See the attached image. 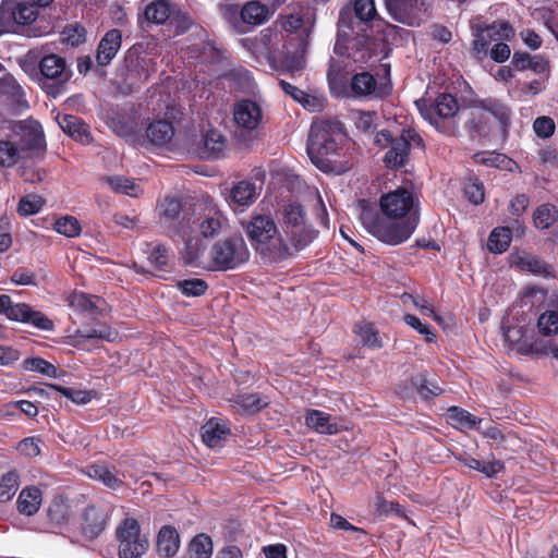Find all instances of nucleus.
<instances>
[{
	"instance_id": "f257e3e1",
	"label": "nucleus",
	"mask_w": 558,
	"mask_h": 558,
	"mask_svg": "<svg viewBox=\"0 0 558 558\" xmlns=\"http://www.w3.org/2000/svg\"><path fill=\"white\" fill-rule=\"evenodd\" d=\"M384 217L364 208L361 221L364 228L388 245L405 242L416 229L418 215L414 196L407 189H397L381 195L379 201Z\"/></svg>"
},
{
	"instance_id": "f03ea898",
	"label": "nucleus",
	"mask_w": 558,
	"mask_h": 558,
	"mask_svg": "<svg viewBox=\"0 0 558 558\" xmlns=\"http://www.w3.org/2000/svg\"><path fill=\"white\" fill-rule=\"evenodd\" d=\"M344 134L339 121L317 120L308 135L307 154L311 161L322 171L341 174L351 168L342 153Z\"/></svg>"
},
{
	"instance_id": "7ed1b4c3",
	"label": "nucleus",
	"mask_w": 558,
	"mask_h": 558,
	"mask_svg": "<svg viewBox=\"0 0 558 558\" xmlns=\"http://www.w3.org/2000/svg\"><path fill=\"white\" fill-rule=\"evenodd\" d=\"M158 223L170 238H179L183 247L182 257L186 264H195L204 252V244L197 235H193L191 215L183 210L182 203L166 196L156 205Z\"/></svg>"
},
{
	"instance_id": "20e7f679",
	"label": "nucleus",
	"mask_w": 558,
	"mask_h": 558,
	"mask_svg": "<svg viewBox=\"0 0 558 558\" xmlns=\"http://www.w3.org/2000/svg\"><path fill=\"white\" fill-rule=\"evenodd\" d=\"M245 230L256 252L269 260H281L291 254L276 222L269 215L252 217Z\"/></svg>"
},
{
	"instance_id": "39448f33",
	"label": "nucleus",
	"mask_w": 558,
	"mask_h": 558,
	"mask_svg": "<svg viewBox=\"0 0 558 558\" xmlns=\"http://www.w3.org/2000/svg\"><path fill=\"white\" fill-rule=\"evenodd\" d=\"M276 24L290 35L287 40H292V58L286 59L288 72H299L305 65V52L310 45V35L313 23L305 22L299 13L280 15Z\"/></svg>"
},
{
	"instance_id": "423d86ee",
	"label": "nucleus",
	"mask_w": 558,
	"mask_h": 558,
	"mask_svg": "<svg viewBox=\"0 0 558 558\" xmlns=\"http://www.w3.org/2000/svg\"><path fill=\"white\" fill-rule=\"evenodd\" d=\"M282 36L274 28H265L260 32L259 37L242 39V45L252 50L254 53L263 54L275 68L288 71L286 59L292 58V40H286L282 49L277 46L281 41Z\"/></svg>"
},
{
	"instance_id": "0eeeda50",
	"label": "nucleus",
	"mask_w": 558,
	"mask_h": 558,
	"mask_svg": "<svg viewBox=\"0 0 558 558\" xmlns=\"http://www.w3.org/2000/svg\"><path fill=\"white\" fill-rule=\"evenodd\" d=\"M232 114L236 137L247 145L257 137L264 122V110L255 100L241 99L233 105Z\"/></svg>"
},
{
	"instance_id": "6e6552de",
	"label": "nucleus",
	"mask_w": 558,
	"mask_h": 558,
	"mask_svg": "<svg viewBox=\"0 0 558 558\" xmlns=\"http://www.w3.org/2000/svg\"><path fill=\"white\" fill-rule=\"evenodd\" d=\"M421 113L437 131L446 135L454 136L459 132L457 116L459 105L450 94H441L435 104L428 108H421Z\"/></svg>"
},
{
	"instance_id": "1a4fd4ad",
	"label": "nucleus",
	"mask_w": 558,
	"mask_h": 558,
	"mask_svg": "<svg viewBox=\"0 0 558 558\" xmlns=\"http://www.w3.org/2000/svg\"><path fill=\"white\" fill-rule=\"evenodd\" d=\"M250 250L242 236H233L215 243L210 250L214 270L235 269L250 259Z\"/></svg>"
},
{
	"instance_id": "9d476101",
	"label": "nucleus",
	"mask_w": 558,
	"mask_h": 558,
	"mask_svg": "<svg viewBox=\"0 0 558 558\" xmlns=\"http://www.w3.org/2000/svg\"><path fill=\"white\" fill-rule=\"evenodd\" d=\"M369 45V37L354 32L353 27L345 22L343 14H341L335 51L339 54H347L355 61H362L371 56Z\"/></svg>"
},
{
	"instance_id": "9b49d317",
	"label": "nucleus",
	"mask_w": 558,
	"mask_h": 558,
	"mask_svg": "<svg viewBox=\"0 0 558 558\" xmlns=\"http://www.w3.org/2000/svg\"><path fill=\"white\" fill-rule=\"evenodd\" d=\"M120 558H141L148 549V539L141 533L138 522L125 518L117 529Z\"/></svg>"
},
{
	"instance_id": "f8f14e48",
	"label": "nucleus",
	"mask_w": 558,
	"mask_h": 558,
	"mask_svg": "<svg viewBox=\"0 0 558 558\" xmlns=\"http://www.w3.org/2000/svg\"><path fill=\"white\" fill-rule=\"evenodd\" d=\"M0 314L8 319L31 324L41 330H51L53 323L41 312L32 310L25 303H13L7 294L0 295Z\"/></svg>"
},
{
	"instance_id": "ddd939ff",
	"label": "nucleus",
	"mask_w": 558,
	"mask_h": 558,
	"mask_svg": "<svg viewBox=\"0 0 558 558\" xmlns=\"http://www.w3.org/2000/svg\"><path fill=\"white\" fill-rule=\"evenodd\" d=\"M513 37L514 29L507 22H496L492 25H477L471 52L475 58L482 59L486 56L488 45L492 40H510Z\"/></svg>"
},
{
	"instance_id": "4468645a",
	"label": "nucleus",
	"mask_w": 558,
	"mask_h": 558,
	"mask_svg": "<svg viewBox=\"0 0 558 558\" xmlns=\"http://www.w3.org/2000/svg\"><path fill=\"white\" fill-rule=\"evenodd\" d=\"M509 116L510 111L506 106L496 101H489L483 107L471 110L465 125L471 130L483 132L485 126L490 123L492 119H495L501 128H505Z\"/></svg>"
},
{
	"instance_id": "2eb2a0df",
	"label": "nucleus",
	"mask_w": 558,
	"mask_h": 558,
	"mask_svg": "<svg viewBox=\"0 0 558 558\" xmlns=\"http://www.w3.org/2000/svg\"><path fill=\"white\" fill-rule=\"evenodd\" d=\"M193 235H197L205 245L204 239L217 235L221 230V214L214 207H205L197 215H191Z\"/></svg>"
},
{
	"instance_id": "dca6fc26",
	"label": "nucleus",
	"mask_w": 558,
	"mask_h": 558,
	"mask_svg": "<svg viewBox=\"0 0 558 558\" xmlns=\"http://www.w3.org/2000/svg\"><path fill=\"white\" fill-rule=\"evenodd\" d=\"M411 143L422 145L421 137L413 130H403L401 135L390 145V149L385 155V162L389 168H399L404 166L409 156Z\"/></svg>"
},
{
	"instance_id": "f3484780",
	"label": "nucleus",
	"mask_w": 558,
	"mask_h": 558,
	"mask_svg": "<svg viewBox=\"0 0 558 558\" xmlns=\"http://www.w3.org/2000/svg\"><path fill=\"white\" fill-rule=\"evenodd\" d=\"M505 340L518 353L523 355H542L546 353L545 347L532 341L527 330L523 326H509L504 331Z\"/></svg>"
},
{
	"instance_id": "a211bd4d",
	"label": "nucleus",
	"mask_w": 558,
	"mask_h": 558,
	"mask_svg": "<svg viewBox=\"0 0 558 558\" xmlns=\"http://www.w3.org/2000/svg\"><path fill=\"white\" fill-rule=\"evenodd\" d=\"M385 3L396 21L408 25L420 23L423 0H385Z\"/></svg>"
},
{
	"instance_id": "6ab92c4d",
	"label": "nucleus",
	"mask_w": 558,
	"mask_h": 558,
	"mask_svg": "<svg viewBox=\"0 0 558 558\" xmlns=\"http://www.w3.org/2000/svg\"><path fill=\"white\" fill-rule=\"evenodd\" d=\"M227 147L226 136L218 130H209L196 146V154L202 159L219 158Z\"/></svg>"
},
{
	"instance_id": "aec40b11",
	"label": "nucleus",
	"mask_w": 558,
	"mask_h": 558,
	"mask_svg": "<svg viewBox=\"0 0 558 558\" xmlns=\"http://www.w3.org/2000/svg\"><path fill=\"white\" fill-rule=\"evenodd\" d=\"M108 518L106 508L88 506L83 513V533L89 538H96L106 529Z\"/></svg>"
},
{
	"instance_id": "412c9836",
	"label": "nucleus",
	"mask_w": 558,
	"mask_h": 558,
	"mask_svg": "<svg viewBox=\"0 0 558 558\" xmlns=\"http://www.w3.org/2000/svg\"><path fill=\"white\" fill-rule=\"evenodd\" d=\"M57 122L64 133L73 140L82 143L89 144L92 135L88 125L78 117L72 114L57 116Z\"/></svg>"
},
{
	"instance_id": "4be33fe9",
	"label": "nucleus",
	"mask_w": 558,
	"mask_h": 558,
	"mask_svg": "<svg viewBox=\"0 0 558 558\" xmlns=\"http://www.w3.org/2000/svg\"><path fill=\"white\" fill-rule=\"evenodd\" d=\"M272 13L268 5L259 0H251L240 9V22L248 26H259L265 24Z\"/></svg>"
},
{
	"instance_id": "5701e85b",
	"label": "nucleus",
	"mask_w": 558,
	"mask_h": 558,
	"mask_svg": "<svg viewBox=\"0 0 558 558\" xmlns=\"http://www.w3.org/2000/svg\"><path fill=\"white\" fill-rule=\"evenodd\" d=\"M122 43V35L119 29L108 31L98 44L96 61L98 65L105 66L111 62L119 51Z\"/></svg>"
},
{
	"instance_id": "b1692460",
	"label": "nucleus",
	"mask_w": 558,
	"mask_h": 558,
	"mask_svg": "<svg viewBox=\"0 0 558 558\" xmlns=\"http://www.w3.org/2000/svg\"><path fill=\"white\" fill-rule=\"evenodd\" d=\"M259 191L254 183L247 180L235 183L230 192L228 202L231 206L248 207L255 203Z\"/></svg>"
},
{
	"instance_id": "393cba45",
	"label": "nucleus",
	"mask_w": 558,
	"mask_h": 558,
	"mask_svg": "<svg viewBox=\"0 0 558 558\" xmlns=\"http://www.w3.org/2000/svg\"><path fill=\"white\" fill-rule=\"evenodd\" d=\"M39 69L43 76L58 83H64L70 77L65 60L57 54L45 56L39 62Z\"/></svg>"
},
{
	"instance_id": "a878e982",
	"label": "nucleus",
	"mask_w": 558,
	"mask_h": 558,
	"mask_svg": "<svg viewBox=\"0 0 558 558\" xmlns=\"http://www.w3.org/2000/svg\"><path fill=\"white\" fill-rule=\"evenodd\" d=\"M511 65L518 71L531 70L536 74H543L549 69V62L543 56L521 51L513 53Z\"/></svg>"
},
{
	"instance_id": "bb28decb",
	"label": "nucleus",
	"mask_w": 558,
	"mask_h": 558,
	"mask_svg": "<svg viewBox=\"0 0 558 558\" xmlns=\"http://www.w3.org/2000/svg\"><path fill=\"white\" fill-rule=\"evenodd\" d=\"M510 263L520 270H527L535 275H551L550 267L544 260L529 253L523 252L511 254Z\"/></svg>"
},
{
	"instance_id": "cd10ccee",
	"label": "nucleus",
	"mask_w": 558,
	"mask_h": 558,
	"mask_svg": "<svg viewBox=\"0 0 558 558\" xmlns=\"http://www.w3.org/2000/svg\"><path fill=\"white\" fill-rule=\"evenodd\" d=\"M229 433V428L222 421L210 418L202 427V439L206 446L215 448L227 439Z\"/></svg>"
},
{
	"instance_id": "c85d7f7f",
	"label": "nucleus",
	"mask_w": 558,
	"mask_h": 558,
	"mask_svg": "<svg viewBox=\"0 0 558 558\" xmlns=\"http://www.w3.org/2000/svg\"><path fill=\"white\" fill-rule=\"evenodd\" d=\"M230 401L234 411L241 414H255L268 404V400L258 393L236 395Z\"/></svg>"
},
{
	"instance_id": "c756f323",
	"label": "nucleus",
	"mask_w": 558,
	"mask_h": 558,
	"mask_svg": "<svg viewBox=\"0 0 558 558\" xmlns=\"http://www.w3.org/2000/svg\"><path fill=\"white\" fill-rule=\"evenodd\" d=\"M306 425L315 429L319 434H337L340 426L337 422H333L330 414L319 411L310 410L306 415Z\"/></svg>"
},
{
	"instance_id": "7c9ffc66",
	"label": "nucleus",
	"mask_w": 558,
	"mask_h": 558,
	"mask_svg": "<svg viewBox=\"0 0 558 558\" xmlns=\"http://www.w3.org/2000/svg\"><path fill=\"white\" fill-rule=\"evenodd\" d=\"M174 129L171 122L167 120H157L151 122L146 129L147 140L156 146H163L172 140Z\"/></svg>"
},
{
	"instance_id": "2f4dec72",
	"label": "nucleus",
	"mask_w": 558,
	"mask_h": 558,
	"mask_svg": "<svg viewBox=\"0 0 558 558\" xmlns=\"http://www.w3.org/2000/svg\"><path fill=\"white\" fill-rule=\"evenodd\" d=\"M351 89L355 96H383V92L377 87L376 80L368 72H362L355 74L351 80Z\"/></svg>"
},
{
	"instance_id": "473e14b6",
	"label": "nucleus",
	"mask_w": 558,
	"mask_h": 558,
	"mask_svg": "<svg viewBox=\"0 0 558 558\" xmlns=\"http://www.w3.org/2000/svg\"><path fill=\"white\" fill-rule=\"evenodd\" d=\"M180 546L177 531L170 526H163L157 538V551L160 556L169 558L177 554Z\"/></svg>"
},
{
	"instance_id": "72a5a7b5",
	"label": "nucleus",
	"mask_w": 558,
	"mask_h": 558,
	"mask_svg": "<svg viewBox=\"0 0 558 558\" xmlns=\"http://www.w3.org/2000/svg\"><path fill=\"white\" fill-rule=\"evenodd\" d=\"M40 504V489L35 486L25 487L19 495L17 510L25 515H33L38 511Z\"/></svg>"
},
{
	"instance_id": "f704fd0d",
	"label": "nucleus",
	"mask_w": 558,
	"mask_h": 558,
	"mask_svg": "<svg viewBox=\"0 0 558 558\" xmlns=\"http://www.w3.org/2000/svg\"><path fill=\"white\" fill-rule=\"evenodd\" d=\"M22 133L23 148L41 150L45 140L41 126L37 122H23L20 125Z\"/></svg>"
},
{
	"instance_id": "c9c22d12",
	"label": "nucleus",
	"mask_w": 558,
	"mask_h": 558,
	"mask_svg": "<svg viewBox=\"0 0 558 558\" xmlns=\"http://www.w3.org/2000/svg\"><path fill=\"white\" fill-rule=\"evenodd\" d=\"M512 239L511 230L507 227L495 228L487 241V248L495 254L504 253L508 250Z\"/></svg>"
},
{
	"instance_id": "e433bc0d",
	"label": "nucleus",
	"mask_w": 558,
	"mask_h": 558,
	"mask_svg": "<svg viewBox=\"0 0 558 558\" xmlns=\"http://www.w3.org/2000/svg\"><path fill=\"white\" fill-rule=\"evenodd\" d=\"M86 474L96 481L101 482L109 488H118L122 484V480L109 470L106 465L93 464L86 468Z\"/></svg>"
},
{
	"instance_id": "4c0bfd02",
	"label": "nucleus",
	"mask_w": 558,
	"mask_h": 558,
	"mask_svg": "<svg viewBox=\"0 0 558 558\" xmlns=\"http://www.w3.org/2000/svg\"><path fill=\"white\" fill-rule=\"evenodd\" d=\"M104 180L116 193L125 194L131 197H138L142 194L140 185L128 178L112 175L106 177Z\"/></svg>"
},
{
	"instance_id": "58836bf2",
	"label": "nucleus",
	"mask_w": 558,
	"mask_h": 558,
	"mask_svg": "<svg viewBox=\"0 0 558 558\" xmlns=\"http://www.w3.org/2000/svg\"><path fill=\"white\" fill-rule=\"evenodd\" d=\"M459 460L468 468L480 471L488 477L494 476L504 469V463L499 460H493L490 462L484 463L468 454L460 456Z\"/></svg>"
},
{
	"instance_id": "ea45409f",
	"label": "nucleus",
	"mask_w": 558,
	"mask_h": 558,
	"mask_svg": "<svg viewBox=\"0 0 558 558\" xmlns=\"http://www.w3.org/2000/svg\"><path fill=\"white\" fill-rule=\"evenodd\" d=\"M537 327L542 335L551 336L558 333V300L550 308L546 310L537 320Z\"/></svg>"
},
{
	"instance_id": "a19ab883",
	"label": "nucleus",
	"mask_w": 558,
	"mask_h": 558,
	"mask_svg": "<svg viewBox=\"0 0 558 558\" xmlns=\"http://www.w3.org/2000/svg\"><path fill=\"white\" fill-rule=\"evenodd\" d=\"M144 14L148 22L162 24L170 17V3L166 0L154 1L145 8Z\"/></svg>"
},
{
	"instance_id": "79ce46f5",
	"label": "nucleus",
	"mask_w": 558,
	"mask_h": 558,
	"mask_svg": "<svg viewBox=\"0 0 558 558\" xmlns=\"http://www.w3.org/2000/svg\"><path fill=\"white\" fill-rule=\"evenodd\" d=\"M0 96L14 104H22V87L11 74H7L0 78Z\"/></svg>"
},
{
	"instance_id": "37998d69",
	"label": "nucleus",
	"mask_w": 558,
	"mask_h": 558,
	"mask_svg": "<svg viewBox=\"0 0 558 558\" xmlns=\"http://www.w3.org/2000/svg\"><path fill=\"white\" fill-rule=\"evenodd\" d=\"M557 218L558 209L550 204L538 206L533 214L534 225L538 229H548L556 222Z\"/></svg>"
},
{
	"instance_id": "c03bdc74",
	"label": "nucleus",
	"mask_w": 558,
	"mask_h": 558,
	"mask_svg": "<svg viewBox=\"0 0 558 558\" xmlns=\"http://www.w3.org/2000/svg\"><path fill=\"white\" fill-rule=\"evenodd\" d=\"M23 148L11 141H0V167L11 168L17 163Z\"/></svg>"
},
{
	"instance_id": "a18cd8bd",
	"label": "nucleus",
	"mask_w": 558,
	"mask_h": 558,
	"mask_svg": "<svg viewBox=\"0 0 558 558\" xmlns=\"http://www.w3.org/2000/svg\"><path fill=\"white\" fill-rule=\"evenodd\" d=\"M355 333L359 336L363 345L371 349H379L383 347L378 332L371 323H359L355 325Z\"/></svg>"
},
{
	"instance_id": "49530a36",
	"label": "nucleus",
	"mask_w": 558,
	"mask_h": 558,
	"mask_svg": "<svg viewBox=\"0 0 558 558\" xmlns=\"http://www.w3.org/2000/svg\"><path fill=\"white\" fill-rule=\"evenodd\" d=\"M175 287L186 298L201 296V295L205 294V292L208 289L207 282L201 278L178 280L175 282Z\"/></svg>"
},
{
	"instance_id": "de8ad7c7",
	"label": "nucleus",
	"mask_w": 558,
	"mask_h": 558,
	"mask_svg": "<svg viewBox=\"0 0 558 558\" xmlns=\"http://www.w3.org/2000/svg\"><path fill=\"white\" fill-rule=\"evenodd\" d=\"M191 558H210L213 555V543L209 536L205 534L196 535L189 546Z\"/></svg>"
},
{
	"instance_id": "09e8293b",
	"label": "nucleus",
	"mask_w": 558,
	"mask_h": 558,
	"mask_svg": "<svg viewBox=\"0 0 558 558\" xmlns=\"http://www.w3.org/2000/svg\"><path fill=\"white\" fill-rule=\"evenodd\" d=\"M99 298L89 296L83 292H74L70 298V306L73 308L94 314L99 308Z\"/></svg>"
},
{
	"instance_id": "8fccbe9b",
	"label": "nucleus",
	"mask_w": 558,
	"mask_h": 558,
	"mask_svg": "<svg viewBox=\"0 0 558 558\" xmlns=\"http://www.w3.org/2000/svg\"><path fill=\"white\" fill-rule=\"evenodd\" d=\"M20 486L19 475L14 471L7 472L0 478V501L12 499Z\"/></svg>"
},
{
	"instance_id": "3c124183",
	"label": "nucleus",
	"mask_w": 558,
	"mask_h": 558,
	"mask_svg": "<svg viewBox=\"0 0 558 558\" xmlns=\"http://www.w3.org/2000/svg\"><path fill=\"white\" fill-rule=\"evenodd\" d=\"M354 13L355 16L360 20V23L357 24L359 31L365 32V23L373 20L376 15L374 0H355Z\"/></svg>"
},
{
	"instance_id": "603ef678",
	"label": "nucleus",
	"mask_w": 558,
	"mask_h": 558,
	"mask_svg": "<svg viewBox=\"0 0 558 558\" xmlns=\"http://www.w3.org/2000/svg\"><path fill=\"white\" fill-rule=\"evenodd\" d=\"M16 25L14 0H3L0 4V34L13 29Z\"/></svg>"
},
{
	"instance_id": "864d4df0",
	"label": "nucleus",
	"mask_w": 558,
	"mask_h": 558,
	"mask_svg": "<svg viewBox=\"0 0 558 558\" xmlns=\"http://www.w3.org/2000/svg\"><path fill=\"white\" fill-rule=\"evenodd\" d=\"M77 335L87 339H101L106 341H114L118 332L109 326L101 325L98 328L85 327L77 330Z\"/></svg>"
},
{
	"instance_id": "5fc2aeb1",
	"label": "nucleus",
	"mask_w": 558,
	"mask_h": 558,
	"mask_svg": "<svg viewBox=\"0 0 558 558\" xmlns=\"http://www.w3.org/2000/svg\"><path fill=\"white\" fill-rule=\"evenodd\" d=\"M35 4L36 3L14 2L16 25H28L37 19L38 11Z\"/></svg>"
},
{
	"instance_id": "6e6d98bb",
	"label": "nucleus",
	"mask_w": 558,
	"mask_h": 558,
	"mask_svg": "<svg viewBox=\"0 0 558 558\" xmlns=\"http://www.w3.org/2000/svg\"><path fill=\"white\" fill-rule=\"evenodd\" d=\"M24 367L31 372H37L48 377H57V368L54 365L41 357H33L24 361Z\"/></svg>"
},
{
	"instance_id": "4d7b16f0",
	"label": "nucleus",
	"mask_w": 558,
	"mask_h": 558,
	"mask_svg": "<svg viewBox=\"0 0 558 558\" xmlns=\"http://www.w3.org/2000/svg\"><path fill=\"white\" fill-rule=\"evenodd\" d=\"M447 417L452 424H460L463 427H473L477 423L474 415L457 407L448 409Z\"/></svg>"
},
{
	"instance_id": "13d9d810",
	"label": "nucleus",
	"mask_w": 558,
	"mask_h": 558,
	"mask_svg": "<svg viewBox=\"0 0 558 558\" xmlns=\"http://www.w3.org/2000/svg\"><path fill=\"white\" fill-rule=\"evenodd\" d=\"M54 230L60 234L73 238L80 234L81 226L76 218L66 216L56 221Z\"/></svg>"
},
{
	"instance_id": "bf43d9fd",
	"label": "nucleus",
	"mask_w": 558,
	"mask_h": 558,
	"mask_svg": "<svg viewBox=\"0 0 558 558\" xmlns=\"http://www.w3.org/2000/svg\"><path fill=\"white\" fill-rule=\"evenodd\" d=\"M283 219L287 225L300 227L305 220V211L299 204H289L283 209Z\"/></svg>"
},
{
	"instance_id": "052dcab7",
	"label": "nucleus",
	"mask_w": 558,
	"mask_h": 558,
	"mask_svg": "<svg viewBox=\"0 0 558 558\" xmlns=\"http://www.w3.org/2000/svg\"><path fill=\"white\" fill-rule=\"evenodd\" d=\"M44 206V199L36 195L23 197L17 207V211L22 216H31L38 213Z\"/></svg>"
},
{
	"instance_id": "680f3d73",
	"label": "nucleus",
	"mask_w": 558,
	"mask_h": 558,
	"mask_svg": "<svg viewBox=\"0 0 558 558\" xmlns=\"http://www.w3.org/2000/svg\"><path fill=\"white\" fill-rule=\"evenodd\" d=\"M316 238V231L313 228L303 227L291 235L292 245L296 251L307 246Z\"/></svg>"
},
{
	"instance_id": "e2e57ef3",
	"label": "nucleus",
	"mask_w": 558,
	"mask_h": 558,
	"mask_svg": "<svg viewBox=\"0 0 558 558\" xmlns=\"http://www.w3.org/2000/svg\"><path fill=\"white\" fill-rule=\"evenodd\" d=\"M49 387L59 391L77 404H86L92 400V393L88 391L73 390L58 385H49Z\"/></svg>"
},
{
	"instance_id": "0e129e2a",
	"label": "nucleus",
	"mask_w": 558,
	"mask_h": 558,
	"mask_svg": "<svg viewBox=\"0 0 558 558\" xmlns=\"http://www.w3.org/2000/svg\"><path fill=\"white\" fill-rule=\"evenodd\" d=\"M464 195L473 204L484 201V186L478 180H469L464 185Z\"/></svg>"
},
{
	"instance_id": "69168bd1",
	"label": "nucleus",
	"mask_w": 558,
	"mask_h": 558,
	"mask_svg": "<svg viewBox=\"0 0 558 558\" xmlns=\"http://www.w3.org/2000/svg\"><path fill=\"white\" fill-rule=\"evenodd\" d=\"M535 133L544 138H547L554 134L555 122L548 117H539L533 123Z\"/></svg>"
},
{
	"instance_id": "338daca9",
	"label": "nucleus",
	"mask_w": 558,
	"mask_h": 558,
	"mask_svg": "<svg viewBox=\"0 0 558 558\" xmlns=\"http://www.w3.org/2000/svg\"><path fill=\"white\" fill-rule=\"evenodd\" d=\"M403 320L407 325L415 329L421 335L425 336L426 341L433 342L435 340V335L430 331V329L423 324L416 316L407 314L403 317Z\"/></svg>"
},
{
	"instance_id": "774afa93",
	"label": "nucleus",
	"mask_w": 558,
	"mask_h": 558,
	"mask_svg": "<svg viewBox=\"0 0 558 558\" xmlns=\"http://www.w3.org/2000/svg\"><path fill=\"white\" fill-rule=\"evenodd\" d=\"M48 514L52 522L56 524H61L68 520L69 509L62 501L56 500L49 507Z\"/></svg>"
}]
</instances>
